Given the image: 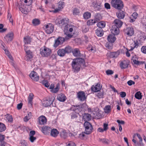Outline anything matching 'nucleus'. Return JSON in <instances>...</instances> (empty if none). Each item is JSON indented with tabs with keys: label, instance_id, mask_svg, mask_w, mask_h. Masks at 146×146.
<instances>
[{
	"label": "nucleus",
	"instance_id": "37",
	"mask_svg": "<svg viewBox=\"0 0 146 146\" xmlns=\"http://www.w3.org/2000/svg\"><path fill=\"white\" fill-rule=\"evenodd\" d=\"M6 129L5 125L3 123L0 122V132L4 131Z\"/></svg>",
	"mask_w": 146,
	"mask_h": 146
},
{
	"label": "nucleus",
	"instance_id": "32",
	"mask_svg": "<svg viewBox=\"0 0 146 146\" xmlns=\"http://www.w3.org/2000/svg\"><path fill=\"white\" fill-rule=\"evenodd\" d=\"M139 37L141 41H144L146 39V36L143 33H141L140 34H139Z\"/></svg>",
	"mask_w": 146,
	"mask_h": 146
},
{
	"label": "nucleus",
	"instance_id": "15",
	"mask_svg": "<svg viewBox=\"0 0 146 146\" xmlns=\"http://www.w3.org/2000/svg\"><path fill=\"white\" fill-rule=\"evenodd\" d=\"M57 99L60 102H64L66 100V98L64 94L61 93L58 95Z\"/></svg>",
	"mask_w": 146,
	"mask_h": 146
},
{
	"label": "nucleus",
	"instance_id": "11",
	"mask_svg": "<svg viewBox=\"0 0 146 146\" xmlns=\"http://www.w3.org/2000/svg\"><path fill=\"white\" fill-rule=\"evenodd\" d=\"M119 28L115 25H113L110 31L114 35H117L119 33Z\"/></svg>",
	"mask_w": 146,
	"mask_h": 146
},
{
	"label": "nucleus",
	"instance_id": "53",
	"mask_svg": "<svg viewBox=\"0 0 146 146\" xmlns=\"http://www.w3.org/2000/svg\"><path fill=\"white\" fill-rule=\"evenodd\" d=\"M5 137L4 135L0 134V141L1 143H3L4 142H5L3 141L5 139Z\"/></svg>",
	"mask_w": 146,
	"mask_h": 146
},
{
	"label": "nucleus",
	"instance_id": "62",
	"mask_svg": "<svg viewBox=\"0 0 146 146\" xmlns=\"http://www.w3.org/2000/svg\"><path fill=\"white\" fill-rule=\"evenodd\" d=\"M29 139L31 142H33L36 139V138L33 136H30Z\"/></svg>",
	"mask_w": 146,
	"mask_h": 146
},
{
	"label": "nucleus",
	"instance_id": "49",
	"mask_svg": "<svg viewBox=\"0 0 146 146\" xmlns=\"http://www.w3.org/2000/svg\"><path fill=\"white\" fill-rule=\"evenodd\" d=\"M33 57L32 54L27 55L25 56V59L27 61L30 60Z\"/></svg>",
	"mask_w": 146,
	"mask_h": 146
},
{
	"label": "nucleus",
	"instance_id": "64",
	"mask_svg": "<svg viewBox=\"0 0 146 146\" xmlns=\"http://www.w3.org/2000/svg\"><path fill=\"white\" fill-rule=\"evenodd\" d=\"M43 84H44L45 87L48 88L49 86V83L46 81H44L43 82Z\"/></svg>",
	"mask_w": 146,
	"mask_h": 146
},
{
	"label": "nucleus",
	"instance_id": "41",
	"mask_svg": "<svg viewBox=\"0 0 146 146\" xmlns=\"http://www.w3.org/2000/svg\"><path fill=\"white\" fill-rule=\"evenodd\" d=\"M134 44L133 45V46H131V50H133L135 48H137L139 45V43L138 42L137 40L134 41Z\"/></svg>",
	"mask_w": 146,
	"mask_h": 146
},
{
	"label": "nucleus",
	"instance_id": "58",
	"mask_svg": "<svg viewBox=\"0 0 146 146\" xmlns=\"http://www.w3.org/2000/svg\"><path fill=\"white\" fill-rule=\"evenodd\" d=\"M138 14L136 12L133 13L131 16V18H133L135 19H136L137 17Z\"/></svg>",
	"mask_w": 146,
	"mask_h": 146
},
{
	"label": "nucleus",
	"instance_id": "28",
	"mask_svg": "<svg viewBox=\"0 0 146 146\" xmlns=\"http://www.w3.org/2000/svg\"><path fill=\"white\" fill-rule=\"evenodd\" d=\"M72 52L73 55L77 57L80 55V51L78 48H75L74 50H72Z\"/></svg>",
	"mask_w": 146,
	"mask_h": 146
},
{
	"label": "nucleus",
	"instance_id": "16",
	"mask_svg": "<svg viewBox=\"0 0 146 146\" xmlns=\"http://www.w3.org/2000/svg\"><path fill=\"white\" fill-rule=\"evenodd\" d=\"M120 54V52L119 50H117L116 52H110L109 55V56L111 58H117Z\"/></svg>",
	"mask_w": 146,
	"mask_h": 146
},
{
	"label": "nucleus",
	"instance_id": "23",
	"mask_svg": "<svg viewBox=\"0 0 146 146\" xmlns=\"http://www.w3.org/2000/svg\"><path fill=\"white\" fill-rule=\"evenodd\" d=\"M114 35H110L108 37V41L111 43H113L116 40V38Z\"/></svg>",
	"mask_w": 146,
	"mask_h": 146
},
{
	"label": "nucleus",
	"instance_id": "29",
	"mask_svg": "<svg viewBox=\"0 0 146 146\" xmlns=\"http://www.w3.org/2000/svg\"><path fill=\"white\" fill-rule=\"evenodd\" d=\"M24 41L25 44H30L31 42L30 37L29 36L25 37L24 38Z\"/></svg>",
	"mask_w": 146,
	"mask_h": 146
},
{
	"label": "nucleus",
	"instance_id": "55",
	"mask_svg": "<svg viewBox=\"0 0 146 146\" xmlns=\"http://www.w3.org/2000/svg\"><path fill=\"white\" fill-rule=\"evenodd\" d=\"M22 146H27V142L24 140L21 141L20 142Z\"/></svg>",
	"mask_w": 146,
	"mask_h": 146
},
{
	"label": "nucleus",
	"instance_id": "60",
	"mask_svg": "<svg viewBox=\"0 0 146 146\" xmlns=\"http://www.w3.org/2000/svg\"><path fill=\"white\" fill-rule=\"evenodd\" d=\"M59 90L58 86L57 85L52 90V92H53L56 93Z\"/></svg>",
	"mask_w": 146,
	"mask_h": 146
},
{
	"label": "nucleus",
	"instance_id": "10",
	"mask_svg": "<svg viewBox=\"0 0 146 146\" xmlns=\"http://www.w3.org/2000/svg\"><path fill=\"white\" fill-rule=\"evenodd\" d=\"M30 77L33 80L35 81H38L39 79V77L36 72L34 71H33L31 72L29 74Z\"/></svg>",
	"mask_w": 146,
	"mask_h": 146
},
{
	"label": "nucleus",
	"instance_id": "63",
	"mask_svg": "<svg viewBox=\"0 0 146 146\" xmlns=\"http://www.w3.org/2000/svg\"><path fill=\"white\" fill-rule=\"evenodd\" d=\"M77 107V106L72 105L70 109L71 110L75 112L77 109V107Z\"/></svg>",
	"mask_w": 146,
	"mask_h": 146
},
{
	"label": "nucleus",
	"instance_id": "27",
	"mask_svg": "<svg viewBox=\"0 0 146 146\" xmlns=\"http://www.w3.org/2000/svg\"><path fill=\"white\" fill-rule=\"evenodd\" d=\"M34 95L33 93H31L29 94L28 97V104H30L31 106L33 105V98Z\"/></svg>",
	"mask_w": 146,
	"mask_h": 146
},
{
	"label": "nucleus",
	"instance_id": "48",
	"mask_svg": "<svg viewBox=\"0 0 146 146\" xmlns=\"http://www.w3.org/2000/svg\"><path fill=\"white\" fill-rule=\"evenodd\" d=\"M136 135H137V137H138L139 139V141H140V142H141V141H142L143 139H142V138L141 137L140 135L139 134L136 133L135 134H134L133 137V138H134Z\"/></svg>",
	"mask_w": 146,
	"mask_h": 146
},
{
	"label": "nucleus",
	"instance_id": "4",
	"mask_svg": "<svg viewBox=\"0 0 146 146\" xmlns=\"http://www.w3.org/2000/svg\"><path fill=\"white\" fill-rule=\"evenodd\" d=\"M84 125L85 128L86 134H90L93 129V127L91 124L87 121H86L84 123Z\"/></svg>",
	"mask_w": 146,
	"mask_h": 146
},
{
	"label": "nucleus",
	"instance_id": "43",
	"mask_svg": "<svg viewBox=\"0 0 146 146\" xmlns=\"http://www.w3.org/2000/svg\"><path fill=\"white\" fill-rule=\"evenodd\" d=\"M96 23V22L94 20H93L91 19L88 21L87 22V24L88 25H93Z\"/></svg>",
	"mask_w": 146,
	"mask_h": 146
},
{
	"label": "nucleus",
	"instance_id": "5",
	"mask_svg": "<svg viewBox=\"0 0 146 146\" xmlns=\"http://www.w3.org/2000/svg\"><path fill=\"white\" fill-rule=\"evenodd\" d=\"M54 98L53 97H49L48 99L44 100L43 101L42 104L43 106L45 107L51 106L52 105V103L54 102Z\"/></svg>",
	"mask_w": 146,
	"mask_h": 146
},
{
	"label": "nucleus",
	"instance_id": "45",
	"mask_svg": "<svg viewBox=\"0 0 146 146\" xmlns=\"http://www.w3.org/2000/svg\"><path fill=\"white\" fill-rule=\"evenodd\" d=\"M60 135L61 137L65 139L67 137V133L63 131L61 132Z\"/></svg>",
	"mask_w": 146,
	"mask_h": 146
},
{
	"label": "nucleus",
	"instance_id": "51",
	"mask_svg": "<svg viewBox=\"0 0 146 146\" xmlns=\"http://www.w3.org/2000/svg\"><path fill=\"white\" fill-rule=\"evenodd\" d=\"M61 44L59 42L58 40L57 39L55 40L54 43V46L55 47H56L59 45Z\"/></svg>",
	"mask_w": 146,
	"mask_h": 146
},
{
	"label": "nucleus",
	"instance_id": "22",
	"mask_svg": "<svg viewBox=\"0 0 146 146\" xmlns=\"http://www.w3.org/2000/svg\"><path fill=\"white\" fill-rule=\"evenodd\" d=\"M13 34L11 33H8L7 35L4 38L5 39L7 42H9L11 41L13 38Z\"/></svg>",
	"mask_w": 146,
	"mask_h": 146
},
{
	"label": "nucleus",
	"instance_id": "3",
	"mask_svg": "<svg viewBox=\"0 0 146 146\" xmlns=\"http://www.w3.org/2000/svg\"><path fill=\"white\" fill-rule=\"evenodd\" d=\"M40 51V54L43 57H48L52 53L51 50L45 46L41 47Z\"/></svg>",
	"mask_w": 146,
	"mask_h": 146
},
{
	"label": "nucleus",
	"instance_id": "2",
	"mask_svg": "<svg viewBox=\"0 0 146 146\" xmlns=\"http://www.w3.org/2000/svg\"><path fill=\"white\" fill-rule=\"evenodd\" d=\"M111 3L112 7L119 10L122 9L124 6L123 3L121 0H112Z\"/></svg>",
	"mask_w": 146,
	"mask_h": 146
},
{
	"label": "nucleus",
	"instance_id": "34",
	"mask_svg": "<svg viewBox=\"0 0 146 146\" xmlns=\"http://www.w3.org/2000/svg\"><path fill=\"white\" fill-rule=\"evenodd\" d=\"M135 97L137 99H141L142 97L141 93L140 91L137 92L135 95Z\"/></svg>",
	"mask_w": 146,
	"mask_h": 146
},
{
	"label": "nucleus",
	"instance_id": "42",
	"mask_svg": "<svg viewBox=\"0 0 146 146\" xmlns=\"http://www.w3.org/2000/svg\"><path fill=\"white\" fill-rule=\"evenodd\" d=\"M132 62H133L135 64L139 65L140 64V62L137 60V58H134V57H133L132 59Z\"/></svg>",
	"mask_w": 146,
	"mask_h": 146
},
{
	"label": "nucleus",
	"instance_id": "40",
	"mask_svg": "<svg viewBox=\"0 0 146 146\" xmlns=\"http://www.w3.org/2000/svg\"><path fill=\"white\" fill-rule=\"evenodd\" d=\"M100 19V14L99 13L96 14L95 16L94 20L96 22H99Z\"/></svg>",
	"mask_w": 146,
	"mask_h": 146
},
{
	"label": "nucleus",
	"instance_id": "18",
	"mask_svg": "<svg viewBox=\"0 0 146 146\" xmlns=\"http://www.w3.org/2000/svg\"><path fill=\"white\" fill-rule=\"evenodd\" d=\"M116 15L119 19H123L125 16V12L121 10L118 11L116 13Z\"/></svg>",
	"mask_w": 146,
	"mask_h": 146
},
{
	"label": "nucleus",
	"instance_id": "47",
	"mask_svg": "<svg viewBox=\"0 0 146 146\" xmlns=\"http://www.w3.org/2000/svg\"><path fill=\"white\" fill-rule=\"evenodd\" d=\"M112 43H107L106 44V47L109 50H111L112 49L113 45Z\"/></svg>",
	"mask_w": 146,
	"mask_h": 146
},
{
	"label": "nucleus",
	"instance_id": "50",
	"mask_svg": "<svg viewBox=\"0 0 146 146\" xmlns=\"http://www.w3.org/2000/svg\"><path fill=\"white\" fill-rule=\"evenodd\" d=\"M7 18L9 20V21L12 23H13V19L12 18V15L11 14H10L9 13H8L7 15Z\"/></svg>",
	"mask_w": 146,
	"mask_h": 146
},
{
	"label": "nucleus",
	"instance_id": "17",
	"mask_svg": "<svg viewBox=\"0 0 146 146\" xmlns=\"http://www.w3.org/2000/svg\"><path fill=\"white\" fill-rule=\"evenodd\" d=\"M38 119L39 124L40 125H44L46 123V119L44 116H40L38 118Z\"/></svg>",
	"mask_w": 146,
	"mask_h": 146
},
{
	"label": "nucleus",
	"instance_id": "35",
	"mask_svg": "<svg viewBox=\"0 0 146 146\" xmlns=\"http://www.w3.org/2000/svg\"><path fill=\"white\" fill-rule=\"evenodd\" d=\"M108 129V124L106 123H104L103 124V128H101V132L106 131Z\"/></svg>",
	"mask_w": 146,
	"mask_h": 146
},
{
	"label": "nucleus",
	"instance_id": "61",
	"mask_svg": "<svg viewBox=\"0 0 146 146\" xmlns=\"http://www.w3.org/2000/svg\"><path fill=\"white\" fill-rule=\"evenodd\" d=\"M144 144L143 143L142 141L140 142V141H139V142H137L136 144L135 145V146H144Z\"/></svg>",
	"mask_w": 146,
	"mask_h": 146
},
{
	"label": "nucleus",
	"instance_id": "12",
	"mask_svg": "<svg viewBox=\"0 0 146 146\" xmlns=\"http://www.w3.org/2000/svg\"><path fill=\"white\" fill-rule=\"evenodd\" d=\"M125 33L128 35L131 36L134 34V31L133 28L128 27L125 30Z\"/></svg>",
	"mask_w": 146,
	"mask_h": 146
},
{
	"label": "nucleus",
	"instance_id": "26",
	"mask_svg": "<svg viewBox=\"0 0 146 146\" xmlns=\"http://www.w3.org/2000/svg\"><path fill=\"white\" fill-rule=\"evenodd\" d=\"M58 54L61 57L64 56L65 54V51L64 49H60L58 50L57 52Z\"/></svg>",
	"mask_w": 146,
	"mask_h": 146
},
{
	"label": "nucleus",
	"instance_id": "31",
	"mask_svg": "<svg viewBox=\"0 0 146 146\" xmlns=\"http://www.w3.org/2000/svg\"><path fill=\"white\" fill-rule=\"evenodd\" d=\"M91 16V14L88 12H86L83 14V17L85 19H88L90 18Z\"/></svg>",
	"mask_w": 146,
	"mask_h": 146
},
{
	"label": "nucleus",
	"instance_id": "57",
	"mask_svg": "<svg viewBox=\"0 0 146 146\" xmlns=\"http://www.w3.org/2000/svg\"><path fill=\"white\" fill-rule=\"evenodd\" d=\"M113 71L111 70H108L106 71V73L107 75H111L113 73Z\"/></svg>",
	"mask_w": 146,
	"mask_h": 146
},
{
	"label": "nucleus",
	"instance_id": "14",
	"mask_svg": "<svg viewBox=\"0 0 146 146\" xmlns=\"http://www.w3.org/2000/svg\"><path fill=\"white\" fill-rule=\"evenodd\" d=\"M64 3L60 1L58 3V8L55 9L54 11V13H57L63 9L64 7Z\"/></svg>",
	"mask_w": 146,
	"mask_h": 146
},
{
	"label": "nucleus",
	"instance_id": "33",
	"mask_svg": "<svg viewBox=\"0 0 146 146\" xmlns=\"http://www.w3.org/2000/svg\"><path fill=\"white\" fill-rule=\"evenodd\" d=\"M5 116L6 119L8 121L10 122H12L13 119L11 115L10 114H7Z\"/></svg>",
	"mask_w": 146,
	"mask_h": 146
},
{
	"label": "nucleus",
	"instance_id": "54",
	"mask_svg": "<svg viewBox=\"0 0 146 146\" xmlns=\"http://www.w3.org/2000/svg\"><path fill=\"white\" fill-rule=\"evenodd\" d=\"M141 50L143 53L146 54V46H143L141 48Z\"/></svg>",
	"mask_w": 146,
	"mask_h": 146
},
{
	"label": "nucleus",
	"instance_id": "25",
	"mask_svg": "<svg viewBox=\"0 0 146 146\" xmlns=\"http://www.w3.org/2000/svg\"><path fill=\"white\" fill-rule=\"evenodd\" d=\"M50 134L51 135L54 137H56L58 133V132L57 130L55 129H53L52 130L51 129Z\"/></svg>",
	"mask_w": 146,
	"mask_h": 146
},
{
	"label": "nucleus",
	"instance_id": "8",
	"mask_svg": "<svg viewBox=\"0 0 146 146\" xmlns=\"http://www.w3.org/2000/svg\"><path fill=\"white\" fill-rule=\"evenodd\" d=\"M44 29L47 33L50 34L54 30V26L52 24L50 23L45 25Z\"/></svg>",
	"mask_w": 146,
	"mask_h": 146
},
{
	"label": "nucleus",
	"instance_id": "7",
	"mask_svg": "<svg viewBox=\"0 0 146 146\" xmlns=\"http://www.w3.org/2000/svg\"><path fill=\"white\" fill-rule=\"evenodd\" d=\"M71 27L69 25H67L65 26L64 30V34L66 35L65 37L66 39H68L72 37L73 35L70 33H69V30Z\"/></svg>",
	"mask_w": 146,
	"mask_h": 146
},
{
	"label": "nucleus",
	"instance_id": "9",
	"mask_svg": "<svg viewBox=\"0 0 146 146\" xmlns=\"http://www.w3.org/2000/svg\"><path fill=\"white\" fill-rule=\"evenodd\" d=\"M77 97L81 101H84L86 98L84 92L80 91L77 93Z\"/></svg>",
	"mask_w": 146,
	"mask_h": 146
},
{
	"label": "nucleus",
	"instance_id": "30",
	"mask_svg": "<svg viewBox=\"0 0 146 146\" xmlns=\"http://www.w3.org/2000/svg\"><path fill=\"white\" fill-rule=\"evenodd\" d=\"M94 7L95 10H99L100 9V4L98 3L97 2H94L93 3Z\"/></svg>",
	"mask_w": 146,
	"mask_h": 146
},
{
	"label": "nucleus",
	"instance_id": "1",
	"mask_svg": "<svg viewBox=\"0 0 146 146\" xmlns=\"http://www.w3.org/2000/svg\"><path fill=\"white\" fill-rule=\"evenodd\" d=\"M85 65V61L83 58H78L73 60L71 65L72 67V70L74 72H77L80 69L81 66Z\"/></svg>",
	"mask_w": 146,
	"mask_h": 146
},
{
	"label": "nucleus",
	"instance_id": "36",
	"mask_svg": "<svg viewBox=\"0 0 146 146\" xmlns=\"http://www.w3.org/2000/svg\"><path fill=\"white\" fill-rule=\"evenodd\" d=\"M66 53H70L72 52V49L70 46H68L66 47L64 49Z\"/></svg>",
	"mask_w": 146,
	"mask_h": 146
},
{
	"label": "nucleus",
	"instance_id": "21",
	"mask_svg": "<svg viewBox=\"0 0 146 146\" xmlns=\"http://www.w3.org/2000/svg\"><path fill=\"white\" fill-rule=\"evenodd\" d=\"M113 25H115L117 27L120 28L122 25L123 22L122 21L119 20V19H115L113 23Z\"/></svg>",
	"mask_w": 146,
	"mask_h": 146
},
{
	"label": "nucleus",
	"instance_id": "52",
	"mask_svg": "<svg viewBox=\"0 0 146 146\" xmlns=\"http://www.w3.org/2000/svg\"><path fill=\"white\" fill-rule=\"evenodd\" d=\"M57 39L58 40L59 42L62 44L64 41L65 38H64L60 37Z\"/></svg>",
	"mask_w": 146,
	"mask_h": 146
},
{
	"label": "nucleus",
	"instance_id": "44",
	"mask_svg": "<svg viewBox=\"0 0 146 146\" xmlns=\"http://www.w3.org/2000/svg\"><path fill=\"white\" fill-rule=\"evenodd\" d=\"M80 12L79 9L76 8L74 9L73 13L74 15H77L80 13Z\"/></svg>",
	"mask_w": 146,
	"mask_h": 146
},
{
	"label": "nucleus",
	"instance_id": "13",
	"mask_svg": "<svg viewBox=\"0 0 146 146\" xmlns=\"http://www.w3.org/2000/svg\"><path fill=\"white\" fill-rule=\"evenodd\" d=\"M50 127L46 126H44L41 128V131L44 134H48L50 133Z\"/></svg>",
	"mask_w": 146,
	"mask_h": 146
},
{
	"label": "nucleus",
	"instance_id": "24",
	"mask_svg": "<svg viewBox=\"0 0 146 146\" xmlns=\"http://www.w3.org/2000/svg\"><path fill=\"white\" fill-rule=\"evenodd\" d=\"M24 6L23 5H20L19 7V10L23 13L27 14L29 12V10L27 9H24Z\"/></svg>",
	"mask_w": 146,
	"mask_h": 146
},
{
	"label": "nucleus",
	"instance_id": "19",
	"mask_svg": "<svg viewBox=\"0 0 146 146\" xmlns=\"http://www.w3.org/2000/svg\"><path fill=\"white\" fill-rule=\"evenodd\" d=\"M91 119V116L90 114L88 113H84L82 115V119L84 121H89Z\"/></svg>",
	"mask_w": 146,
	"mask_h": 146
},
{
	"label": "nucleus",
	"instance_id": "6",
	"mask_svg": "<svg viewBox=\"0 0 146 146\" xmlns=\"http://www.w3.org/2000/svg\"><path fill=\"white\" fill-rule=\"evenodd\" d=\"M91 90L92 91L94 92H99V93H98L96 95L99 98H100V84H97L95 86L94 85L92 86L91 87Z\"/></svg>",
	"mask_w": 146,
	"mask_h": 146
},
{
	"label": "nucleus",
	"instance_id": "20",
	"mask_svg": "<svg viewBox=\"0 0 146 146\" xmlns=\"http://www.w3.org/2000/svg\"><path fill=\"white\" fill-rule=\"evenodd\" d=\"M129 62L128 60H124L120 64V67L121 68L124 69L127 68L129 65Z\"/></svg>",
	"mask_w": 146,
	"mask_h": 146
},
{
	"label": "nucleus",
	"instance_id": "38",
	"mask_svg": "<svg viewBox=\"0 0 146 146\" xmlns=\"http://www.w3.org/2000/svg\"><path fill=\"white\" fill-rule=\"evenodd\" d=\"M40 23V21L38 19H34L32 21V23L35 26L39 25Z\"/></svg>",
	"mask_w": 146,
	"mask_h": 146
},
{
	"label": "nucleus",
	"instance_id": "59",
	"mask_svg": "<svg viewBox=\"0 0 146 146\" xmlns=\"http://www.w3.org/2000/svg\"><path fill=\"white\" fill-rule=\"evenodd\" d=\"M101 141H102V142L106 144H109L108 140V139H105L103 138L101 139Z\"/></svg>",
	"mask_w": 146,
	"mask_h": 146
},
{
	"label": "nucleus",
	"instance_id": "46",
	"mask_svg": "<svg viewBox=\"0 0 146 146\" xmlns=\"http://www.w3.org/2000/svg\"><path fill=\"white\" fill-rule=\"evenodd\" d=\"M77 109L75 111L76 113H78L79 112L81 111L82 109V106L80 105H78L77 107H76Z\"/></svg>",
	"mask_w": 146,
	"mask_h": 146
},
{
	"label": "nucleus",
	"instance_id": "56",
	"mask_svg": "<svg viewBox=\"0 0 146 146\" xmlns=\"http://www.w3.org/2000/svg\"><path fill=\"white\" fill-rule=\"evenodd\" d=\"M96 33L97 36H100V28H98L96 30Z\"/></svg>",
	"mask_w": 146,
	"mask_h": 146
},
{
	"label": "nucleus",
	"instance_id": "39",
	"mask_svg": "<svg viewBox=\"0 0 146 146\" xmlns=\"http://www.w3.org/2000/svg\"><path fill=\"white\" fill-rule=\"evenodd\" d=\"M60 22V24L63 25L67 24L69 22V20L68 18H64L61 20Z\"/></svg>",
	"mask_w": 146,
	"mask_h": 146
}]
</instances>
